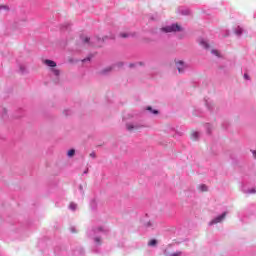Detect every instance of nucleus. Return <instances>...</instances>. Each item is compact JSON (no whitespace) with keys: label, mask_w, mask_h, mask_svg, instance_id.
<instances>
[{"label":"nucleus","mask_w":256,"mask_h":256,"mask_svg":"<svg viewBox=\"0 0 256 256\" xmlns=\"http://www.w3.org/2000/svg\"><path fill=\"white\" fill-rule=\"evenodd\" d=\"M162 31L165 33L182 32V27L178 24H172L171 26H165L162 28Z\"/></svg>","instance_id":"obj_1"},{"label":"nucleus","mask_w":256,"mask_h":256,"mask_svg":"<svg viewBox=\"0 0 256 256\" xmlns=\"http://www.w3.org/2000/svg\"><path fill=\"white\" fill-rule=\"evenodd\" d=\"M67 155H68V157H74V155H75V149H70V150L67 152Z\"/></svg>","instance_id":"obj_7"},{"label":"nucleus","mask_w":256,"mask_h":256,"mask_svg":"<svg viewBox=\"0 0 256 256\" xmlns=\"http://www.w3.org/2000/svg\"><path fill=\"white\" fill-rule=\"evenodd\" d=\"M198 189H200L201 192H207L208 191V187L205 184H201Z\"/></svg>","instance_id":"obj_5"},{"label":"nucleus","mask_w":256,"mask_h":256,"mask_svg":"<svg viewBox=\"0 0 256 256\" xmlns=\"http://www.w3.org/2000/svg\"><path fill=\"white\" fill-rule=\"evenodd\" d=\"M157 245V240L155 239H152L150 240V242H148V246L150 247H155Z\"/></svg>","instance_id":"obj_6"},{"label":"nucleus","mask_w":256,"mask_h":256,"mask_svg":"<svg viewBox=\"0 0 256 256\" xmlns=\"http://www.w3.org/2000/svg\"><path fill=\"white\" fill-rule=\"evenodd\" d=\"M244 79H249V75L248 74H244Z\"/></svg>","instance_id":"obj_19"},{"label":"nucleus","mask_w":256,"mask_h":256,"mask_svg":"<svg viewBox=\"0 0 256 256\" xmlns=\"http://www.w3.org/2000/svg\"><path fill=\"white\" fill-rule=\"evenodd\" d=\"M181 255H182V253L176 252V253H173V254H171V255H169V256H181Z\"/></svg>","instance_id":"obj_14"},{"label":"nucleus","mask_w":256,"mask_h":256,"mask_svg":"<svg viewBox=\"0 0 256 256\" xmlns=\"http://www.w3.org/2000/svg\"><path fill=\"white\" fill-rule=\"evenodd\" d=\"M134 129L133 124H127V130L131 131Z\"/></svg>","instance_id":"obj_9"},{"label":"nucleus","mask_w":256,"mask_h":256,"mask_svg":"<svg viewBox=\"0 0 256 256\" xmlns=\"http://www.w3.org/2000/svg\"><path fill=\"white\" fill-rule=\"evenodd\" d=\"M226 218V212H223L221 216L214 218L212 221V224H218L221 223Z\"/></svg>","instance_id":"obj_2"},{"label":"nucleus","mask_w":256,"mask_h":256,"mask_svg":"<svg viewBox=\"0 0 256 256\" xmlns=\"http://www.w3.org/2000/svg\"><path fill=\"white\" fill-rule=\"evenodd\" d=\"M119 36H121V38H128V34H126V33H121V34H119Z\"/></svg>","instance_id":"obj_10"},{"label":"nucleus","mask_w":256,"mask_h":256,"mask_svg":"<svg viewBox=\"0 0 256 256\" xmlns=\"http://www.w3.org/2000/svg\"><path fill=\"white\" fill-rule=\"evenodd\" d=\"M176 65H177V70H179V73H183V70L185 68L184 62L183 61H177Z\"/></svg>","instance_id":"obj_3"},{"label":"nucleus","mask_w":256,"mask_h":256,"mask_svg":"<svg viewBox=\"0 0 256 256\" xmlns=\"http://www.w3.org/2000/svg\"><path fill=\"white\" fill-rule=\"evenodd\" d=\"M94 241H96V243H98V244L101 243V239L100 238H96V239H94Z\"/></svg>","instance_id":"obj_17"},{"label":"nucleus","mask_w":256,"mask_h":256,"mask_svg":"<svg viewBox=\"0 0 256 256\" xmlns=\"http://www.w3.org/2000/svg\"><path fill=\"white\" fill-rule=\"evenodd\" d=\"M201 45H203V46H204V48H208V47H209L208 43H207V42H205V41H202V42H201Z\"/></svg>","instance_id":"obj_11"},{"label":"nucleus","mask_w":256,"mask_h":256,"mask_svg":"<svg viewBox=\"0 0 256 256\" xmlns=\"http://www.w3.org/2000/svg\"><path fill=\"white\" fill-rule=\"evenodd\" d=\"M84 42H85V43H88V42H89V38H88V37H85Z\"/></svg>","instance_id":"obj_18"},{"label":"nucleus","mask_w":256,"mask_h":256,"mask_svg":"<svg viewBox=\"0 0 256 256\" xmlns=\"http://www.w3.org/2000/svg\"><path fill=\"white\" fill-rule=\"evenodd\" d=\"M147 110H148V111H151V110H152V108H151V107H148V108H147Z\"/></svg>","instance_id":"obj_22"},{"label":"nucleus","mask_w":256,"mask_h":256,"mask_svg":"<svg viewBox=\"0 0 256 256\" xmlns=\"http://www.w3.org/2000/svg\"><path fill=\"white\" fill-rule=\"evenodd\" d=\"M43 63L52 67V68L57 67V63L55 61H52V60H44Z\"/></svg>","instance_id":"obj_4"},{"label":"nucleus","mask_w":256,"mask_h":256,"mask_svg":"<svg viewBox=\"0 0 256 256\" xmlns=\"http://www.w3.org/2000/svg\"><path fill=\"white\" fill-rule=\"evenodd\" d=\"M192 136L194 137V139H197V136H199V134L197 132H194Z\"/></svg>","instance_id":"obj_16"},{"label":"nucleus","mask_w":256,"mask_h":256,"mask_svg":"<svg viewBox=\"0 0 256 256\" xmlns=\"http://www.w3.org/2000/svg\"><path fill=\"white\" fill-rule=\"evenodd\" d=\"M76 208H77V205H76L75 203H71V204L69 205V209H71V210H73V211H75Z\"/></svg>","instance_id":"obj_8"},{"label":"nucleus","mask_w":256,"mask_h":256,"mask_svg":"<svg viewBox=\"0 0 256 256\" xmlns=\"http://www.w3.org/2000/svg\"><path fill=\"white\" fill-rule=\"evenodd\" d=\"M89 157H90V158H96V153H95V152L90 153V154H89Z\"/></svg>","instance_id":"obj_13"},{"label":"nucleus","mask_w":256,"mask_h":256,"mask_svg":"<svg viewBox=\"0 0 256 256\" xmlns=\"http://www.w3.org/2000/svg\"><path fill=\"white\" fill-rule=\"evenodd\" d=\"M153 114H158V111L157 110H155L154 112H152Z\"/></svg>","instance_id":"obj_21"},{"label":"nucleus","mask_w":256,"mask_h":256,"mask_svg":"<svg viewBox=\"0 0 256 256\" xmlns=\"http://www.w3.org/2000/svg\"><path fill=\"white\" fill-rule=\"evenodd\" d=\"M52 72H54L55 76H59V70H57V69H52Z\"/></svg>","instance_id":"obj_12"},{"label":"nucleus","mask_w":256,"mask_h":256,"mask_svg":"<svg viewBox=\"0 0 256 256\" xmlns=\"http://www.w3.org/2000/svg\"><path fill=\"white\" fill-rule=\"evenodd\" d=\"M252 154L254 155V158H256V151L252 152Z\"/></svg>","instance_id":"obj_20"},{"label":"nucleus","mask_w":256,"mask_h":256,"mask_svg":"<svg viewBox=\"0 0 256 256\" xmlns=\"http://www.w3.org/2000/svg\"><path fill=\"white\" fill-rule=\"evenodd\" d=\"M212 54L219 56V51L218 50H212Z\"/></svg>","instance_id":"obj_15"}]
</instances>
